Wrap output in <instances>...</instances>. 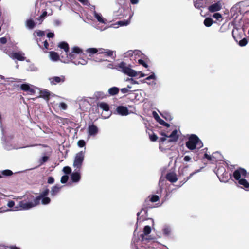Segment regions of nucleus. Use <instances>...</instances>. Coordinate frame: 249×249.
Here are the masks:
<instances>
[{"instance_id": "f257e3e1", "label": "nucleus", "mask_w": 249, "mask_h": 249, "mask_svg": "<svg viewBox=\"0 0 249 249\" xmlns=\"http://www.w3.org/2000/svg\"><path fill=\"white\" fill-rule=\"evenodd\" d=\"M39 197L35 196L31 194L18 197L16 199H21L18 205L14 208V211L28 210L35 207L39 204Z\"/></svg>"}, {"instance_id": "f03ea898", "label": "nucleus", "mask_w": 249, "mask_h": 249, "mask_svg": "<svg viewBox=\"0 0 249 249\" xmlns=\"http://www.w3.org/2000/svg\"><path fill=\"white\" fill-rule=\"evenodd\" d=\"M107 67L111 69H115L129 76L137 75V72L135 71L128 67L124 62H122L118 65L115 66H114L112 63H109L108 64Z\"/></svg>"}, {"instance_id": "7ed1b4c3", "label": "nucleus", "mask_w": 249, "mask_h": 249, "mask_svg": "<svg viewBox=\"0 0 249 249\" xmlns=\"http://www.w3.org/2000/svg\"><path fill=\"white\" fill-rule=\"evenodd\" d=\"M246 175V171L242 168L238 169L235 170L233 173V177L234 178L238 180V183L245 188L249 187V183L245 179Z\"/></svg>"}, {"instance_id": "20e7f679", "label": "nucleus", "mask_w": 249, "mask_h": 249, "mask_svg": "<svg viewBox=\"0 0 249 249\" xmlns=\"http://www.w3.org/2000/svg\"><path fill=\"white\" fill-rule=\"evenodd\" d=\"M187 147L192 150L196 148L199 149L203 146V143L195 135H191L186 143Z\"/></svg>"}, {"instance_id": "39448f33", "label": "nucleus", "mask_w": 249, "mask_h": 249, "mask_svg": "<svg viewBox=\"0 0 249 249\" xmlns=\"http://www.w3.org/2000/svg\"><path fill=\"white\" fill-rule=\"evenodd\" d=\"M85 157V151H81L77 153L75 157L73 162V167L78 170L81 167Z\"/></svg>"}, {"instance_id": "423d86ee", "label": "nucleus", "mask_w": 249, "mask_h": 249, "mask_svg": "<svg viewBox=\"0 0 249 249\" xmlns=\"http://www.w3.org/2000/svg\"><path fill=\"white\" fill-rule=\"evenodd\" d=\"M98 107L99 108L101 109L103 111L101 113V116L103 118L107 119L109 118L111 115V112L110 111V108L109 105L105 102H100L98 104Z\"/></svg>"}, {"instance_id": "0eeeda50", "label": "nucleus", "mask_w": 249, "mask_h": 249, "mask_svg": "<svg viewBox=\"0 0 249 249\" xmlns=\"http://www.w3.org/2000/svg\"><path fill=\"white\" fill-rule=\"evenodd\" d=\"M82 53V50L78 47H74L72 49V51L68 54L67 56H66L64 62L65 63L68 62L69 61H73V60L76 57V54H78Z\"/></svg>"}, {"instance_id": "6e6552de", "label": "nucleus", "mask_w": 249, "mask_h": 249, "mask_svg": "<svg viewBox=\"0 0 249 249\" xmlns=\"http://www.w3.org/2000/svg\"><path fill=\"white\" fill-rule=\"evenodd\" d=\"M178 131L177 130H174L169 135H166L164 133H161V135L164 136L160 139V144H162L164 141L166 140L167 138H170L169 142H175L178 139V135L177 134Z\"/></svg>"}, {"instance_id": "1a4fd4ad", "label": "nucleus", "mask_w": 249, "mask_h": 249, "mask_svg": "<svg viewBox=\"0 0 249 249\" xmlns=\"http://www.w3.org/2000/svg\"><path fill=\"white\" fill-rule=\"evenodd\" d=\"M21 90L27 92L30 94H33L35 93V87L32 85L29 84H23L20 86Z\"/></svg>"}, {"instance_id": "9d476101", "label": "nucleus", "mask_w": 249, "mask_h": 249, "mask_svg": "<svg viewBox=\"0 0 249 249\" xmlns=\"http://www.w3.org/2000/svg\"><path fill=\"white\" fill-rule=\"evenodd\" d=\"M51 85H56L57 84L63 83L65 81V77L63 75L60 76H54L49 78Z\"/></svg>"}, {"instance_id": "9b49d317", "label": "nucleus", "mask_w": 249, "mask_h": 249, "mask_svg": "<svg viewBox=\"0 0 249 249\" xmlns=\"http://www.w3.org/2000/svg\"><path fill=\"white\" fill-rule=\"evenodd\" d=\"M113 51L110 50H105L102 48L99 49V52L96 54L97 56L100 57L101 55L105 56H112L113 58L114 59L115 55L114 56Z\"/></svg>"}, {"instance_id": "f8f14e48", "label": "nucleus", "mask_w": 249, "mask_h": 249, "mask_svg": "<svg viewBox=\"0 0 249 249\" xmlns=\"http://www.w3.org/2000/svg\"><path fill=\"white\" fill-rule=\"evenodd\" d=\"M9 56L13 59H17L19 61H24L25 59L24 53L22 52L12 53Z\"/></svg>"}, {"instance_id": "ddd939ff", "label": "nucleus", "mask_w": 249, "mask_h": 249, "mask_svg": "<svg viewBox=\"0 0 249 249\" xmlns=\"http://www.w3.org/2000/svg\"><path fill=\"white\" fill-rule=\"evenodd\" d=\"M220 156V155L218 152L214 153L211 156L209 155L207 153H205L204 154L205 158H207L212 163L216 162L217 161V159L218 158V157Z\"/></svg>"}, {"instance_id": "4468645a", "label": "nucleus", "mask_w": 249, "mask_h": 249, "mask_svg": "<svg viewBox=\"0 0 249 249\" xmlns=\"http://www.w3.org/2000/svg\"><path fill=\"white\" fill-rule=\"evenodd\" d=\"M116 111L118 114L122 116H126L129 114V111L127 108L122 106L118 107L116 108Z\"/></svg>"}, {"instance_id": "2eb2a0df", "label": "nucleus", "mask_w": 249, "mask_h": 249, "mask_svg": "<svg viewBox=\"0 0 249 249\" xmlns=\"http://www.w3.org/2000/svg\"><path fill=\"white\" fill-rule=\"evenodd\" d=\"M79 107L82 110H86L90 107V104L85 99H82L79 101Z\"/></svg>"}, {"instance_id": "dca6fc26", "label": "nucleus", "mask_w": 249, "mask_h": 249, "mask_svg": "<svg viewBox=\"0 0 249 249\" xmlns=\"http://www.w3.org/2000/svg\"><path fill=\"white\" fill-rule=\"evenodd\" d=\"M222 8V5L220 2L214 3L208 8L209 10L211 12H214L219 11Z\"/></svg>"}, {"instance_id": "f3484780", "label": "nucleus", "mask_w": 249, "mask_h": 249, "mask_svg": "<svg viewBox=\"0 0 249 249\" xmlns=\"http://www.w3.org/2000/svg\"><path fill=\"white\" fill-rule=\"evenodd\" d=\"M151 231V227L149 226H145L143 229V234L141 235L142 242L148 240V239L145 236L149 234Z\"/></svg>"}, {"instance_id": "a211bd4d", "label": "nucleus", "mask_w": 249, "mask_h": 249, "mask_svg": "<svg viewBox=\"0 0 249 249\" xmlns=\"http://www.w3.org/2000/svg\"><path fill=\"white\" fill-rule=\"evenodd\" d=\"M98 128L96 126L93 124L89 125L88 127L89 135L94 136L98 133Z\"/></svg>"}, {"instance_id": "6ab92c4d", "label": "nucleus", "mask_w": 249, "mask_h": 249, "mask_svg": "<svg viewBox=\"0 0 249 249\" xmlns=\"http://www.w3.org/2000/svg\"><path fill=\"white\" fill-rule=\"evenodd\" d=\"M94 18L97 20V21L101 23L106 24L107 22L106 19L104 18L101 14L94 11L93 13Z\"/></svg>"}, {"instance_id": "aec40b11", "label": "nucleus", "mask_w": 249, "mask_h": 249, "mask_svg": "<svg viewBox=\"0 0 249 249\" xmlns=\"http://www.w3.org/2000/svg\"><path fill=\"white\" fill-rule=\"evenodd\" d=\"M7 206L10 208H12V209H5L3 207H1L0 208V213H4V212H7V211H14L13 210V209L14 207H15L16 206H15V202L14 201H9L7 203Z\"/></svg>"}, {"instance_id": "412c9836", "label": "nucleus", "mask_w": 249, "mask_h": 249, "mask_svg": "<svg viewBox=\"0 0 249 249\" xmlns=\"http://www.w3.org/2000/svg\"><path fill=\"white\" fill-rule=\"evenodd\" d=\"M166 178L171 182H175L178 180V178L175 173L170 172L166 175Z\"/></svg>"}, {"instance_id": "4be33fe9", "label": "nucleus", "mask_w": 249, "mask_h": 249, "mask_svg": "<svg viewBox=\"0 0 249 249\" xmlns=\"http://www.w3.org/2000/svg\"><path fill=\"white\" fill-rule=\"evenodd\" d=\"M71 179L73 182H78L81 178L80 174L79 172H75L71 174Z\"/></svg>"}, {"instance_id": "5701e85b", "label": "nucleus", "mask_w": 249, "mask_h": 249, "mask_svg": "<svg viewBox=\"0 0 249 249\" xmlns=\"http://www.w3.org/2000/svg\"><path fill=\"white\" fill-rule=\"evenodd\" d=\"M58 47L60 48L61 49H64L65 52V55L66 56H67L69 50V45L67 43L65 42H60L59 45Z\"/></svg>"}, {"instance_id": "b1692460", "label": "nucleus", "mask_w": 249, "mask_h": 249, "mask_svg": "<svg viewBox=\"0 0 249 249\" xmlns=\"http://www.w3.org/2000/svg\"><path fill=\"white\" fill-rule=\"evenodd\" d=\"M62 186L59 185H56L53 187L51 190V195L52 196H55L61 190Z\"/></svg>"}, {"instance_id": "393cba45", "label": "nucleus", "mask_w": 249, "mask_h": 249, "mask_svg": "<svg viewBox=\"0 0 249 249\" xmlns=\"http://www.w3.org/2000/svg\"><path fill=\"white\" fill-rule=\"evenodd\" d=\"M49 57L50 59L53 61H56L59 59V56L58 53L53 51L49 53Z\"/></svg>"}, {"instance_id": "a878e982", "label": "nucleus", "mask_w": 249, "mask_h": 249, "mask_svg": "<svg viewBox=\"0 0 249 249\" xmlns=\"http://www.w3.org/2000/svg\"><path fill=\"white\" fill-rule=\"evenodd\" d=\"M140 54H141V52L138 50H135L134 51L130 50L125 53V57H130L132 56L133 54L140 55Z\"/></svg>"}, {"instance_id": "bb28decb", "label": "nucleus", "mask_w": 249, "mask_h": 249, "mask_svg": "<svg viewBox=\"0 0 249 249\" xmlns=\"http://www.w3.org/2000/svg\"><path fill=\"white\" fill-rule=\"evenodd\" d=\"M25 24H26V27L29 29H32L35 26V22L32 19H31L27 20L26 21Z\"/></svg>"}, {"instance_id": "cd10ccee", "label": "nucleus", "mask_w": 249, "mask_h": 249, "mask_svg": "<svg viewBox=\"0 0 249 249\" xmlns=\"http://www.w3.org/2000/svg\"><path fill=\"white\" fill-rule=\"evenodd\" d=\"M40 97L47 100H48L50 96V93L46 90H42L40 92Z\"/></svg>"}, {"instance_id": "c85d7f7f", "label": "nucleus", "mask_w": 249, "mask_h": 249, "mask_svg": "<svg viewBox=\"0 0 249 249\" xmlns=\"http://www.w3.org/2000/svg\"><path fill=\"white\" fill-rule=\"evenodd\" d=\"M163 232L165 235H169L171 232V228L169 225H164L163 228Z\"/></svg>"}, {"instance_id": "c756f323", "label": "nucleus", "mask_w": 249, "mask_h": 249, "mask_svg": "<svg viewBox=\"0 0 249 249\" xmlns=\"http://www.w3.org/2000/svg\"><path fill=\"white\" fill-rule=\"evenodd\" d=\"M94 96L97 99H102L104 98L106 96V95L102 91H97L94 93Z\"/></svg>"}, {"instance_id": "7c9ffc66", "label": "nucleus", "mask_w": 249, "mask_h": 249, "mask_svg": "<svg viewBox=\"0 0 249 249\" xmlns=\"http://www.w3.org/2000/svg\"><path fill=\"white\" fill-rule=\"evenodd\" d=\"M119 92V89L117 87H114L110 88L108 89V93L111 95L117 94Z\"/></svg>"}, {"instance_id": "2f4dec72", "label": "nucleus", "mask_w": 249, "mask_h": 249, "mask_svg": "<svg viewBox=\"0 0 249 249\" xmlns=\"http://www.w3.org/2000/svg\"><path fill=\"white\" fill-rule=\"evenodd\" d=\"M86 51L87 53H90L91 54H95V53H97V54L99 52V49H97L93 48H89V49H87Z\"/></svg>"}, {"instance_id": "473e14b6", "label": "nucleus", "mask_w": 249, "mask_h": 249, "mask_svg": "<svg viewBox=\"0 0 249 249\" xmlns=\"http://www.w3.org/2000/svg\"><path fill=\"white\" fill-rule=\"evenodd\" d=\"M41 203L43 205H47L50 203V198L47 196H44L41 197Z\"/></svg>"}, {"instance_id": "72a5a7b5", "label": "nucleus", "mask_w": 249, "mask_h": 249, "mask_svg": "<svg viewBox=\"0 0 249 249\" xmlns=\"http://www.w3.org/2000/svg\"><path fill=\"white\" fill-rule=\"evenodd\" d=\"M49 189H46L43 192H42L39 195L36 196L37 197H39V202H40L41 197H44V196H47L49 194Z\"/></svg>"}, {"instance_id": "f704fd0d", "label": "nucleus", "mask_w": 249, "mask_h": 249, "mask_svg": "<svg viewBox=\"0 0 249 249\" xmlns=\"http://www.w3.org/2000/svg\"><path fill=\"white\" fill-rule=\"evenodd\" d=\"M213 23V20L211 18H206L204 21V25L207 27H210Z\"/></svg>"}, {"instance_id": "c9c22d12", "label": "nucleus", "mask_w": 249, "mask_h": 249, "mask_svg": "<svg viewBox=\"0 0 249 249\" xmlns=\"http://www.w3.org/2000/svg\"><path fill=\"white\" fill-rule=\"evenodd\" d=\"M72 62L75 65H85L87 64V61L83 59H80L79 61H73Z\"/></svg>"}, {"instance_id": "e433bc0d", "label": "nucleus", "mask_w": 249, "mask_h": 249, "mask_svg": "<svg viewBox=\"0 0 249 249\" xmlns=\"http://www.w3.org/2000/svg\"><path fill=\"white\" fill-rule=\"evenodd\" d=\"M247 43H248L247 40L244 38L242 39V40H241L239 42L238 44L240 46L243 47V46H246L247 45Z\"/></svg>"}, {"instance_id": "4c0bfd02", "label": "nucleus", "mask_w": 249, "mask_h": 249, "mask_svg": "<svg viewBox=\"0 0 249 249\" xmlns=\"http://www.w3.org/2000/svg\"><path fill=\"white\" fill-rule=\"evenodd\" d=\"M161 115L166 120H171L172 119L171 116L168 113H163Z\"/></svg>"}, {"instance_id": "58836bf2", "label": "nucleus", "mask_w": 249, "mask_h": 249, "mask_svg": "<svg viewBox=\"0 0 249 249\" xmlns=\"http://www.w3.org/2000/svg\"><path fill=\"white\" fill-rule=\"evenodd\" d=\"M118 23L120 26H125L130 23V20H127L126 21H120Z\"/></svg>"}, {"instance_id": "ea45409f", "label": "nucleus", "mask_w": 249, "mask_h": 249, "mask_svg": "<svg viewBox=\"0 0 249 249\" xmlns=\"http://www.w3.org/2000/svg\"><path fill=\"white\" fill-rule=\"evenodd\" d=\"M2 174L4 176H10L13 174V172L10 170H5L2 172Z\"/></svg>"}, {"instance_id": "a19ab883", "label": "nucleus", "mask_w": 249, "mask_h": 249, "mask_svg": "<svg viewBox=\"0 0 249 249\" xmlns=\"http://www.w3.org/2000/svg\"><path fill=\"white\" fill-rule=\"evenodd\" d=\"M151 79H153V80L156 79V76L154 72H152L150 76L147 77L145 80H150Z\"/></svg>"}, {"instance_id": "79ce46f5", "label": "nucleus", "mask_w": 249, "mask_h": 249, "mask_svg": "<svg viewBox=\"0 0 249 249\" xmlns=\"http://www.w3.org/2000/svg\"><path fill=\"white\" fill-rule=\"evenodd\" d=\"M217 176L219 178V176L220 175H221L222 174H223L224 172H225V169L224 168H219L218 169H217Z\"/></svg>"}, {"instance_id": "37998d69", "label": "nucleus", "mask_w": 249, "mask_h": 249, "mask_svg": "<svg viewBox=\"0 0 249 249\" xmlns=\"http://www.w3.org/2000/svg\"><path fill=\"white\" fill-rule=\"evenodd\" d=\"M159 199V197L157 195H153L150 198V201L152 202H157Z\"/></svg>"}, {"instance_id": "c03bdc74", "label": "nucleus", "mask_w": 249, "mask_h": 249, "mask_svg": "<svg viewBox=\"0 0 249 249\" xmlns=\"http://www.w3.org/2000/svg\"><path fill=\"white\" fill-rule=\"evenodd\" d=\"M68 179V176L67 175L63 176L61 178V182L62 183H65L67 182Z\"/></svg>"}, {"instance_id": "a18cd8bd", "label": "nucleus", "mask_w": 249, "mask_h": 249, "mask_svg": "<svg viewBox=\"0 0 249 249\" xmlns=\"http://www.w3.org/2000/svg\"><path fill=\"white\" fill-rule=\"evenodd\" d=\"M77 145L80 147H83L85 145V142L84 140H80L78 142Z\"/></svg>"}, {"instance_id": "49530a36", "label": "nucleus", "mask_w": 249, "mask_h": 249, "mask_svg": "<svg viewBox=\"0 0 249 249\" xmlns=\"http://www.w3.org/2000/svg\"><path fill=\"white\" fill-rule=\"evenodd\" d=\"M63 171L66 174H69L71 172V170L70 167L66 166L63 168Z\"/></svg>"}, {"instance_id": "de8ad7c7", "label": "nucleus", "mask_w": 249, "mask_h": 249, "mask_svg": "<svg viewBox=\"0 0 249 249\" xmlns=\"http://www.w3.org/2000/svg\"><path fill=\"white\" fill-rule=\"evenodd\" d=\"M59 107L63 110H66L67 108V105L65 103L62 102L59 104Z\"/></svg>"}, {"instance_id": "09e8293b", "label": "nucleus", "mask_w": 249, "mask_h": 249, "mask_svg": "<svg viewBox=\"0 0 249 249\" xmlns=\"http://www.w3.org/2000/svg\"><path fill=\"white\" fill-rule=\"evenodd\" d=\"M158 122L160 124H162L163 125H164V126H167V127H168L169 126V124H168V123H166L164 121H163V120H162L161 119H160L159 121Z\"/></svg>"}, {"instance_id": "8fccbe9b", "label": "nucleus", "mask_w": 249, "mask_h": 249, "mask_svg": "<svg viewBox=\"0 0 249 249\" xmlns=\"http://www.w3.org/2000/svg\"><path fill=\"white\" fill-rule=\"evenodd\" d=\"M0 79H4L5 82H13V78H7L5 79L4 77L0 75Z\"/></svg>"}, {"instance_id": "3c124183", "label": "nucleus", "mask_w": 249, "mask_h": 249, "mask_svg": "<svg viewBox=\"0 0 249 249\" xmlns=\"http://www.w3.org/2000/svg\"><path fill=\"white\" fill-rule=\"evenodd\" d=\"M213 17L217 20H218L222 18V16L220 13H216L213 15Z\"/></svg>"}, {"instance_id": "603ef678", "label": "nucleus", "mask_w": 249, "mask_h": 249, "mask_svg": "<svg viewBox=\"0 0 249 249\" xmlns=\"http://www.w3.org/2000/svg\"><path fill=\"white\" fill-rule=\"evenodd\" d=\"M138 62L140 64L142 65L145 68H147L148 65L142 59H139L138 60Z\"/></svg>"}, {"instance_id": "864d4df0", "label": "nucleus", "mask_w": 249, "mask_h": 249, "mask_svg": "<svg viewBox=\"0 0 249 249\" xmlns=\"http://www.w3.org/2000/svg\"><path fill=\"white\" fill-rule=\"evenodd\" d=\"M153 115L154 118L155 119V120L157 122H158L160 119V117H159V116L158 115L157 113L155 111L153 112Z\"/></svg>"}, {"instance_id": "5fc2aeb1", "label": "nucleus", "mask_w": 249, "mask_h": 249, "mask_svg": "<svg viewBox=\"0 0 249 249\" xmlns=\"http://www.w3.org/2000/svg\"><path fill=\"white\" fill-rule=\"evenodd\" d=\"M150 139L151 141L154 142L157 140L158 137L155 134H153L150 135Z\"/></svg>"}, {"instance_id": "6e6d98bb", "label": "nucleus", "mask_w": 249, "mask_h": 249, "mask_svg": "<svg viewBox=\"0 0 249 249\" xmlns=\"http://www.w3.org/2000/svg\"><path fill=\"white\" fill-rule=\"evenodd\" d=\"M36 33L37 34V36H45L44 32L42 31H40V30L37 31H36Z\"/></svg>"}, {"instance_id": "4d7b16f0", "label": "nucleus", "mask_w": 249, "mask_h": 249, "mask_svg": "<svg viewBox=\"0 0 249 249\" xmlns=\"http://www.w3.org/2000/svg\"><path fill=\"white\" fill-rule=\"evenodd\" d=\"M143 212V213H146V210H145V209H142L141 212H138L137 213V221L139 220L140 219V218L139 217L140 216V214L141 213H142Z\"/></svg>"}, {"instance_id": "13d9d810", "label": "nucleus", "mask_w": 249, "mask_h": 249, "mask_svg": "<svg viewBox=\"0 0 249 249\" xmlns=\"http://www.w3.org/2000/svg\"><path fill=\"white\" fill-rule=\"evenodd\" d=\"M78 0L85 5L89 6V3L88 0Z\"/></svg>"}, {"instance_id": "bf43d9fd", "label": "nucleus", "mask_w": 249, "mask_h": 249, "mask_svg": "<svg viewBox=\"0 0 249 249\" xmlns=\"http://www.w3.org/2000/svg\"><path fill=\"white\" fill-rule=\"evenodd\" d=\"M7 40L6 37H3L0 38V42L1 44H4L7 42Z\"/></svg>"}, {"instance_id": "052dcab7", "label": "nucleus", "mask_w": 249, "mask_h": 249, "mask_svg": "<svg viewBox=\"0 0 249 249\" xmlns=\"http://www.w3.org/2000/svg\"><path fill=\"white\" fill-rule=\"evenodd\" d=\"M54 182V178L52 177H49L48 179V183L49 184H52Z\"/></svg>"}, {"instance_id": "680f3d73", "label": "nucleus", "mask_w": 249, "mask_h": 249, "mask_svg": "<svg viewBox=\"0 0 249 249\" xmlns=\"http://www.w3.org/2000/svg\"><path fill=\"white\" fill-rule=\"evenodd\" d=\"M48 159V157L47 156H43L40 160L41 164H43V163L47 161Z\"/></svg>"}, {"instance_id": "e2e57ef3", "label": "nucleus", "mask_w": 249, "mask_h": 249, "mask_svg": "<svg viewBox=\"0 0 249 249\" xmlns=\"http://www.w3.org/2000/svg\"><path fill=\"white\" fill-rule=\"evenodd\" d=\"M127 81H129L131 82V83L132 84H138V82L136 81V80H134L132 78H128L127 79Z\"/></svg>"}, {"instance_id": "0e129e2a", "label": "nucleus", "mask_w": 249, "mask_h": 249, "mask_svg": "<svg viewBox=\"0 0 249 249\" xmlns=\"http://www.w3.org/2000/svg\"><path fill=\"white\" fill-rule=\"evenodd\" d=\"M121 91L122 93H126L129 91V90L127 88H122L121 89Z\"/></svg>"}, {"instance_id": "69168bd1", "label": "nucleus", "mask_w": 249, "mask_h": 249, "mask_svg": "<svg viewBox=\"0 0 249 249\" xmlns=\"http://www.w3.org/2000/svg\"><path fill=\"white\" fill-rule=\"evenodd\" d=\"M135 71L137 72V75H136L135 76H138L139 74H140V75L139 76L140 77H143L147 75V74H144L140 71H139V72H137L136 71ZM131 76L133 77V76Z\"/></svg>"}, {"instance_id": "338daca9", "label": "nucleus", "mask_w": 249, "mask_h": 249, "mask_svg": "<svg viewBox=\"0 0 249 249\" xmlns=\"http://www.w3.org/2000/svg\"><path fill=\"white\" fill-rule=\"evenodd\" d=\"M61 22L59 20L56 19L54 21V24L56 26L60 25Z\"/></svg>"}, {"instance_id": "774afa93", "label": "nucleus", "mask_w": 249, "mask_h": 249, "mask_svg": "<svg viewBox=\"0 0 249 249\" xmlns=\"http://www.w3.org/2000/svg\"><path fill=\"white\" fill-rule=\"evenodd\" d=\"M47 12L46 11H44L43 13L39 16L40 18H44L45 17L47 16Z\"/></svg>"}]
</instances>
